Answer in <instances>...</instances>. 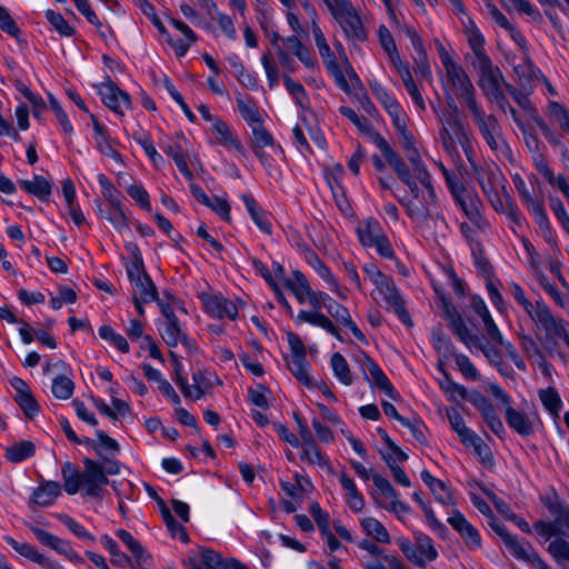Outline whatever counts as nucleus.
<instances>
[{"label":"nucleus","instance_id":"nucleus-42","mask_svg":"<svg viewBox=\"0 0 569 569\" xmlns=\"http://www.w3.org/2000/svg\"><path fill=\"white\" fill-rule=\"evenodd\" d=\"M286 89L290 92V94L296 100L297 104L307 109L309 104V98L307 91L303 86L299 82H296L290 76L283 74L282 77Z\"/></svg>","mask_w":569,"mask_h":569},{"label":"nucleus","instance_id":"nucleus-33","mask_svg":"<svg viewBox=\"0 0 569 569\" xmlns=\"http://www.w3.org/2000/svg\"><path fill=\"white\" fill-rule=\"evenodd\" d=\"M290 372L296 377V379L305 385L306 387H312L311 378L308 373L309 362L307 360V356L302 357H292L291 361L288 363Z\"/></svg>","mask_w":569,"mask_h":569},{"label":"nucleus","instance_id":"nucleus-46","mask_svg":"<svg viewBox=\"0 0 569 569\" xmlns=\"http://www.w3.org/2000/svg\"><path fill=\"white\" fill-rule=\"evenodd\" d=\"M74 390V383L64 375L56 377L52 381L51 391L52 395L62 400L69 399Z\"/></svg>","mask_w":569,"mask_h":569},{"label":"nucleus","instance_id":"nucleus-63","mask_svg":"<svg viewBox=\"0 0 569 569\" xmlns=\"http://www.w3.org/2000/svg\"><path fill=\"white\" fill-rule=\"evenodd\" d=\"M382 459L390 468L395 481L401 486L410 487L411 482L403 469L396 463V458L391 453H382Z\"/></svg>","mask_w":569,"mask_h":569},{"label":"nucleus","instance_id":"nucleus-47","mask_svg":"<svg viewBox=\"0 0 569 569\" xmlns=\"http://www.w3.org/2000/svg\"><path fill=\"white\" fill-rule=\"evenodd\" d=\"M415 540L418 553L425 560L432 561L438 557V551L436 550L432 540L429 536L422 532H416Z\"/></svg>","mask_w":569,"mask_h":569},{"label":"nucleus","instance_id":"nucleus-51","mask_svg":"<svg viewBox=\"0 0 569 569\" xmlns=\"http://www.w3.org/2000/svg\"><path fill=\"white\" fill-rule=\"evenodd\" d=\"M133 284L140 290V298L143 302L148 303L159 300L157 287L149 274H144L143 279Z\"/></svg>","mask_w":569,"mask_h":569},{"label":"nucleus","instance_id":"nucleus-57","mask_svg":"<svg viewBox=\"0 0 569 569\" xmlns=\"http://www.w3.org/2000/svg\"><path fill=\"white\" fill-rule=\"evenodd\" d=\"M453 335H456L468 348L476 347L477 338H480L477 335H471L468 327L465 325L462 318L460 317L457 321H453L449 325Z\"/></svg>","mask_w":569,"mask_h":569},{"label":"nucleus","instance_id":"nucleus-45","mask_svg":"<svg viewBox=\"0 0 569 569\" xmlns=\"http://www.w3.org/2000/svg\"><path fill=\"white\" fill-rule=\"evenodd\" d=\"M550 511L556 515L552 521L557 536L569 538V508L550 506Z\"/></svg>","mask_w":569,"mask_h":569},{"label":"nucleus","instance_id":"nucleus-38","mask_svg":"<svg viewBox=\"0 0 569 569\" xmlns=\"http://www.w3.org/2000/svg\"><path fill=\"white\" fill-rule=\"evenodd\" d=\"M361 526L367 535L375 538L378 542H390V536L385 526L379 520L368 517L361 520Z\"/></svg>","mask_w":569,"mask_h":569},{"label":"nucleus","instance_id":"nucleus-61","mask_svg":"<svg viewBox=\"0 0 569 569\" xmlns=\"http://www.w3.org/2000/svg\"><path fill=\"white\" fill-rule=\"evenodd\" d=\"M201 560L206 569H226L228 563L218 552L206 548L201 549Z\"/></svg>","mask_w":569,"mask_h":569},{"label":"nucleus","instance_id":"nucleus-22","mask_svg":"<svg viewBox=\"0 0 569 569\" xmlns=\"http://www.w3.org/2000/svg\"><path fill=\"white\" fill-rule=\"evenodd\" d=\"M117 537L128 547V549L132 553L134 558V560H132L134 567H141L147 562V560L149 559V555L147 553L142 545L137 539H134L129 531L124 529H119L117 531Z\"/></svg>","mask_w":569,"mask_h":569},{"label":"nucleus","instance_id":"nucleus-56","mask_svg":"<svg viewBox=\"0 0 569 569\" xmlns=\"http://www.w3.org/2000/svg\"><path fill=\"white\" fill-rule=\"evenodd\" d=\"M237 106L240 114L248 123H261L262 119L254 103L237 98Z\"/></svg>","mask_w":569,"mask_h":569},{"label":"nucleus","instance_id":"nucleus-11","mask_svg":"<svg viewBox=\"0 0 569 569\" xmlns=\"http://www.w3.org/2000/svg\"><path fill=\"white\" fill-rule=\"evenodd\" d=\"M447 521L460 535L469 550L481 548L482 542L478 529L459 510H455Z\"/></svg>","mask_w":569,"mask_h":569},{"label":"nucleus","instance_id":"nucleus-35","mask_svg":"<svg viewBox=\"0 0 569 569\" xmlns=\"http://www.w3.org/2000/svg\"><path fill=\"white\" fill-rule=\"evenodd\" d=\"M539 398L543 407L549 411V413L555 419H558L560 409L562 407V401L558 391L555 388L549 387L547 389L539 391Z\"/></svg>","mask_w":569,"mask_h":569},{"label":"nucleus","instance_id":"nucleus-5","mask_svg":"<svg viewBox=\"0 0 569 569\" xmlns=\"http://www.w3.org/2000/svg\"><path fill=\"white\" fill-rule=\"evenodd\" d=\"M480 78L478 86L488 98H501V83L503 76L501 70L493 66L488 56H482L481 61L478 62Z\"/></svg>","mask_w":569,"mask_h":569},{"label":"nucleus","instance_id":"nucleus-55","mask_svg":"<svg viewBox=\"0 0 569 569\" xmlns=\"http://www.w3.org/2000/svg\"><path fill=\"white\" fill-rule=\"evenodd\" d=\"M549 116L555 119L561 129L569 133V111L559 102L550 101L548 104Z\"/></svg>","mask_w":569,"mask_h":569},{"label":"nucleus","instance_id":"nucleus-2","mask_svg":"<svg viewBox=\"0 0 569 569\" xmlns=\"http://www.w3.org/2000/svg\"><path fill=\"white\" fill-rule=\"evenodd\" d=\"M357 234L363 247L376 248L377 252L386 259L395 257V251L387 234L375 218L370 217L360 222L357 227Z\"/></svg>","mask_w":569,"mask_h":569},{"label":"nucleus","instance_id":"nucleus-23","mask_svg":"<svg viewBox=\"0 0 569 569\" xmlns=\"http://www.w3.org/2000/svg\"><path fill=\"white\" fill-rule=\"evenodd\" d=\"M63 479V489L68 495H76L81 485H83L82 472H80L70 461L63 463L61 468Z\"/></svg>","mask_w":569,"mask_h":569},{"label":"nucleus","instance_id":"nucleus-8","mask_svg":"<svg viewBox=\"0 0 569 569\" xmlns=\"http://www.w3.org/2000/svg\"><path fill=\"white\" fill-rule=\"evenodd\" d=\"M376 287L380 298L396 312L400 321L407 326H412L410 315L405 308V301L393 280L386 277L379 281Z\"/></svg>","mask_w":569,"mask_h":569},{"label":"nucleus","instance_id":"nucleus-54","mask_svg":"<svg viewBox=\"0 0 569 569\" xmlns=\"http://www.w3.org/2000/svg\"><path fill=\"white\" fill-rule=\"evenodd\" d=\"M312 34H313L316 46L319 50V54L323 59V61L326 62L329 59H336L333 52L331 51V49L325 38L322 30L320 29L317 21H315V20L312 23Z\"/></svg>","mask_w":569,"mask_h":569},{"label":"nucleus","instance_id":"nucleus-60","mask_svg":"<svg viewBox=\"0 0 569 569\" xmlns=\"http://www.w3.org/2000/svg\"><path fill=\"white\" fill-rule=\"evenodd\" d=\"M48 98L51 110L54 112L60 126L63 129V132L70 134L73 131V127L69 121L67 113L53 94L49 93Z\"/></svg>","mask_w":569,"mask_h":569},{"label":"nucleus","instance_id":"nucleus-21","mask_svg":"<svg viewBox=\"0 0 569 569\" xmlns=\"http://www.w3.org/2000/svg\"><path fill=\"white\" fill-rule=\"evenodd\" d=\"M19 186L22 190L47 201L51 194V183L43 176H34L33 180H20Z\"/></svg>","mask_w":569,"mask_h":569},{"label":"nucleus","instance_id":"nucleus-25","mask_svg":"<svg viewBox=\"0 0 569 569\" xmlns=\"http://www.w3.org/2000/svg\"><path fill=\"white\" fill-rule=\"evenodd\" d=\"M395 67L397 68L399 76H400L408 93L410 94L411 99L413 100V102L420 109L425 110L426 104H425L423 98H422L416 82L413 81V78L411 76L408 64H405V63H402V61H400V63H397V66H395Z\"/></svg>","mask_w":569,"mask_h":569},{"label":"nucleus","instance_id":"nucleus-31","mask_svg":"<svg viewBox=\"0 0 569 569\" xmlns=\"http://www.w3.org/2000/svg\"><path fill=\"white\" fill-rule=\"evenodd\" d=\"M339 111L343 117L349 119L361 133L371 137L372 141L376 143V134L380 133L372 128L365 117L358 116L353 109L345 106L340 107Z\"/></svg>","mask_w":569,"mask_h":569},{"label":"nucleus","instance_id":"nucleus-6","mask_svg":"<svg viewBox=\"0 0 569 569\" xmlns=\"http://www.w3.org/2000/svg\"><path fill=\"white\" fill-rule=\"evenodd\" d=\"M448 124L450 126L452 133L449 131L447 127H442L440 131L443 148L451 156L458 154L456 142H459L467 158L470 160L472 146L469 134L465 130L461 121L458 118H452L451 120H448Z\"/></svg>","mask_w":569,"mask_h":569},{"label":"nucleus","instance_id":"nucleus-20","mask_svg":"<svg viewBox=\"0 0 569 569\" xmlns=\"http://www.w3.org/2000/svg\"><path fill=\"white\" fill-rule=\"evenodd\" d=\"M61 495V486L57 481H46L40 485L32 493L34 503L41 507H48Z\"/></svg>","mask_w":569,"mask_h":569},{"label":"nucleus","instance_id":"nucleus-30","mask_svg":"<svg viewBox=\"0 0 569 569\" xmlns=\"http://www.w3.org/2000/svg\"><path fill=\"white\" fill-rule=\"evenodd\" d=\"M446 73L448 77V80L451 82V84L459 90L460 92H463L468 90L469 88L473 87L471 83V80L469 79L468 74L463 70V68L456 62L449 64L445 68Z\"/></svg>","mask_w":569,"mask_h":569},{"label":"nucleus","instance_id":"nucleus-58","mask_svg":"<svg viewBox=\"0 0 569 569\" xmlns=\"http://www.w3.org/2000/svg\"><path fill=\"white\" fill-rule=\"evenodd\" d=\"M475 340H476L475 348L479 349L485 355V357L490 361V363L495 365L499 369V371L501 373H503V370L501 368V366H502L501 352L497 348L485 343L482 338H477Z\"/></svg>","mask_w":569,"mask_h":569},{"label":"nucleus","instance_id":"nucleus-7","mask_svg":"<svg viewBox=\"0 0 569 569\" xmlns=\"http://www.w3.org/2000/svg\"><path fill=\"white\" fill-rule=\"evenodd\" d=\"M448 124L450 126L452 133L449 131L447 127H442L440 131L443 148L451 156L458 154L456 142H459L467 158L470 160L472 146L469 134L465 130L461 121L458 118H452L451 120H448Z\"/></svg>","mask_w":569,"mask_h":569},{"label":"nucleus","instance_id":"nucleus-34","mask_svg":"<svg viewBox=\"0 0 569 569\" xmlns=\"http://www.w3.org/2000/svg\"><path fill=\"white\" fill-rule=\"evenodd\" d=\"M489 526L502 539L506 548L511 555L520 553L522 551V543L516 536L509 533L502 525L498 523L493 516L490 518Z\"/></svg>","mask_w":569,"mask_h":569},{"label":"nucleus","instance_id":"nucleus-32","mask_svg":"<svg viewBox=\"0 0 569 569\" xmlns=\"http://www.w3.org/2000/svg\"><path fill=\"white\" fill-rule=\"evenodd\" d=\"M455 201L471 221H476L480 217L479 200L472 191L467 189L461 196L455 198Z\"/></svg>","mask_w":569,"mask_h":569},{"label":"nucleus","instance_id":"nucleus-39","mask_svg":"<svg viewBox=\"0 0 569 569\" xmlns=\"http://www.w3.org/2000/svg\"><path fill=\"white\" fill-rule=\"evenodd\" d=\"M359 548L367 550L369 553L373 556H380L389 565V569H407L402 561L391 555L383 553V550L372 541L362 540L359 542Z\"/></svg>","mask_w":569,"mask_h":569},{"label":"nucleus","instance_id":"nucleus-9","mask_svg":"<svg viewBox=\"0 0 569 569\" xmlns=\"http://www.w3.org/2000/svg\"><path fill=\"white\" fill-rule=\"evenodd\" d=\"M83 488L86 495L96 498L103 497L102 486L109 483L103 467L90 458L83 459Z\"/></svg>","mask_w":569,"mask_h":569},{"label":"nucleus","instance_id":"nucleus-12","mask_svg":"<svg viewBox=\"0 0 569 569\" xmlns=\"http://www.w3.org/2000/svg\"><path fill=\"white\" fill-rule=\"evenodd\" d=\"M99 94L103 103L118 114H123V108H131L130 96L111 80L99 87Z\"/></svg>","mask_w":569,"mask_h":569},{"label":"nucleus","instance_id":"nucleus-59","mask_svg":"<svg viewBox=\"0 0 569 569\" xmlns=\"http://www.w3.org/2000/svg\"><path fill=\"white\" fill-rule=\"evenodd\" d=\"M274 144L270 132L261 124L252 128L251 148H266Z\"/></svg>","mask_w":569,"mask_h":569},{"label":"nucleus","instance_id":"nucleus-18","mask_svg":"<svg viewBox=\"0 0 569 569\" xmlns=\"http://www.w3.org/2000/svg\"><path fill=\"white\" fill-rule=\"evenodd\" d=\"M341 26L347 38L363 42L367 40V31L363 28L360 17L356 13L355 9L337 19Z\"/></svg>","mask_w":569,"mask_h":569},{"label":"nucleus","instance_id":"nucleus-44","mask_svg":"<svg viewBox=\"0 0 569 569\" xmlns=\"http://www.w3.org/2000/svg\"><path fill=\"white\" fill-rule=\"evenodd\" d=\"M547 551L559 566H563L569 561V542L563 538L552 540Z\"/></svg>","mask_w":569,"mask_h":569},{"label":"nucleus","instance_id":"nucleus-19","mask_svg":"<svg viewBox=\"0 0 569 569\" xmlns=\"http://www.w3.org/2000/svg\"><path fill=\"white\" fill-rule=\"evenodd\" d=\"M241 200L246 204V208L256 223V226L266 234L272 233V226L267 212L257 203L253 197L249 194H242Z\"/></svg>","mask_w":569,"mask_h":569},{"label":"nucleus","instance_id":"nucleus-28","mask_svg":"<svg viewBox=\"0 0 569 569\" xmlns=\"http://www.w3.org/2000/svg\"><path fill=\"white\" fill-rule=\"evenodd\" d=\"M6 542L11 546L19 555L26 557L27 559L39 563L40 566L44 567V565L48 563L49 559L40 553L36 547L31 546L30 543L26 542H18L12 537H4Z\"/></svg>","mask_w":569,"mask_h":569},{"label":"nucleus","instance_id":"nucleus-50","mask_svg":"<svg viewBox=\"0 0 569 569\" xmlns=\"http://www.w3.org/2000/svg\"><path fill=\"white\" fill-rule=\"evenodd\" d=\"M99 336L102 339L110 341L121 352H129L130 347L127 339L123 336L116 333L114 330L109 325H103L99 328Z\"/></svg>","mask_w":569,"mask_h":569},{"label":"nucleus","instance_id":"nucleus-29","mask_svg":"<svg viewBox=\"0 0 569 569\" xmlns=\"http://www.w3.org/2000/svg\"><path fill=\"white\" fill-rule=\"evenodd\" d=\"M34 452L36 446L32 441L21 440L6 449V458L10 462L18 463L32 457Z\"/></svg>","mask_w":569,"mask_h":569},{"label":"nucleus","instance_id":"nucleus-62","mask_svg":"<svg viewBox=\"0 0 569 569\" xmlns=\"http://www.w3.org/2000/svg\"><path fill=\"white\" fill-rule=\"evenodd\" d=\"M329 73L333 77L336 84L346 93L350 92V86L336 59L326 61Z\"/></svg>","mask_w":569,"mask_h":569},{"label":"nucleus","instance_id":"nucleus-26","mask_svg":"<svg viewBox=\"0 0 569 569\" xmlns=\"http://www.w3.org/2000/svg\"><path fill=\"white\" fill-rule=\"evenodd\" d=\"M292 276L293 279H284V286L295 295L299 303H305L306 295L312 290L309 281L300 270H295Z\"/></svg>","mask_w":569,"mask_h":569},{"label":"nucleus","instance_id":"nucleus-17","mask_svg":"<svg viewBox=\"0 0 569 569\" xmlns=\"http://www.w3.org/2000/svg\"><path fill=\"white\" fill-rule=\"evenodd\" d=\"M479 131L491 150H498L499 139H501V130L495 116H483L475 121Z\"/></svg>","mask_w":569,"mask_h":569},{"label":"nucleus","instance_id":"nucleus-49","mask_svg":"<svg viewBox=\"0 0 569 569\" xmlns=\"http://www.w3.org/2000/svg\"><path fill=\"white\" fill-rule=\"evenodd\" d=\"M46 17L60 36L72 37L76 33L74 28L69 24L61 13L53 10H47Z\"/></svg>","mask_w":569,"mask_h":569},{"label":"nucleus","instance_id":"nucleus-40","mask_svg":"<svg viewBox=\"0 0 569 569\" xmlns=\"http://www.w3.org/2000/svg\"><path fill=\"white\" fill-rule=\"evenodd\" d=\"M331 368L335 376L341 383L346 386H350L352 383V376L349 369V365L341 353L335 352L331 356Z\"/></svg>","mask_w":569,"mask_h":569},{"label":"nucleus","instance_id":"nucleus-41","mask_svg":"<svg viewBox=\"0 0 569 569\" xmlns=\"http://www.w3.org/2000/svg\"><path fill=\"white\" fill-rule=\"evenodd\" d=\"M302 453L300 455L301 460H308L312 465L319 467H329L328 459L321 453L316 440L308 443H302Z\"/></svg>","mask_w":569,"mask_h":569},{"label":"nucleus","instance_id":"nucleus-16","mask_svg":"<svg viewBox=\"0 0 569 569\" xmlns=\"http://www.w3.org/2000/svg\"><path fill=\"white\" fill-rule=\"evenodd\" d=\"M160 335L169 347H176L181 342L188 349L192 343L188 336L181 330L179 319L170 321H161L159 327Z\"/></svg>","mask_w":569,"mask_h":569},{"label":"nucleus","instance_id":"nucleus-43","mask_svg":"<svg viewBox=\"0 0 569 569\" xmlns=\"http://www.w3.org/2000/svg\"><path fill=\"white\" fill-rule=\"evenodd\" d=\"M379 41L382 49L388 53L391 62L397 66L400 63L401 59L396 47L395 40L390 33V31L385 26H380L378 30Z\"/></svg>","mask_w":569,"mask_h":569},{"label":"nucleus","instance_id":"nucleus-13","mask_svg":"<svg viewBox=\"0 0 569 569\" xmlns=\"http://www.w3.org/2000/svg\"><path fill=\"white\" fill-rule=\"evenodd\" d=\"M204 311L216 318L228 317L231 320H236L238 317L237 306L229 299L221 295H202Z\"/></svg>","mask_w":569,"mask_h":569},{"label":"nucleus","instance_id":"nucleus-64","mask_svg":"<svg viewBox=\"0 0 569 569\" xmlns=\"http://www.w3.org/2000/svg\"><path fill=\"white\" fill-rule=\"evenodd\" d=\"M528 210L535 216L536 222L538 227L543 231V233H551V224L549 222L548 216L545 210L543 202L540 200L535 203Z\"/></svg>","mask_w":569,"mask_h":569},{"label":"nucleus","instance_id":"nucleus-4","mask_svg":"<svg viewBox=\"0 0 569 569\" xmlns=\"http://www.w3.org/2000/svg\"><path fill=\"white\" fill-rule=\"evenodd\" d=\"M529 317L538 328L545 331L543 336H558L569 347L568 323L556 318L543 301H536V310Z\"/></svg>","mask_w":569,"mask_h":569},{"label":"nucleus","instance_id":"nucleus-15","mask_svg":"<svg viewBox=\"0 0 569 569\" xmlns=\"http://www.w3.org/2000/svg\"><path fill=\"white\" fill-rule=\"evenodd\" d=\"M401 31L411 41L412 48L415 50L413 61L416 62L418 70L422 74L430 73L428 54H427L426 48L423 46L422 38L417 33V31L412 27H410L408 24H405L401 28Z\"/></svg>","mask_w":569,"mask_h":569},{"label":"nucleus","instance_id":"nucleus-53","mask_svg":"<svg viewBox=\"0 0 569 569\" xmlns=\"http://www.w3.org/2000/svg\"><path fill=\"white\" fill-rule=\"evenodd\" d=\"M106 219H108L113 224V227L119 230L129 228V219L123 211L121 201L117 202V204H110Z\"/></svg>","mask_w":569,"mask_h":569},{"label":"nucleus","instance_id":"nucleus-24","mask_svg":"<svg viewBox=\"0 0 569 569\" xmlns=\"http://www.w3.org/2000/svg\"><path fill=\"white\" fill-rule=\"evenodd\" d=\"M506 421L510 428L521 436L527 437L533 432L532 423L528 417L512 407L506 408Z\"/></svg>","mask_w":569,"mask_h":569},{"label":"nucleus","instance_id":"nucleus-48","mask_svg":"<svg viewBox=\"0 0 569 569\" xmlns=\"http://www.w3.org/2000/svg\"><path fill=\"white\" fill-rule=\"evenodd\" d=\"M515 558L530 562L536 569H551V567L539 556L530 543H522V551L513 553Z\"/></svg>","mask_w":569,"mask_h":569},{"label":"nucleus","instance_id":"nucleus-27","mask_svg":"<svg viewBox=\"0 0 569 569\" xmlns=\"http://www.w3.org/2000/svg\"><path fill=\"white\" fill-rule=\"evenodd\" d=\"M212 131L217 136V139L220 143H223L229 147H233L238 152L246 156V150L241 142L233 137L228 124L221 119H214V123L212 124Z\"/></svg>","mask_w":569,"mask_h":569},{"label":"nucleus","instance_id":"nucleus-14","mask_svg":"<svg viewBox=\"0 0 569 569\" xmlns=\"http://www.w3.org/2000/svg\"><path fill=\"white\" fill-rule=\"evenodd\" d=\"M376 146L382 152L386 161L393 169L400 180L411 174L409 167L381 134H376Z\"/></svg>","mask_w":569,"mask_h":569},{"label":"nucleus","instance_id":"nucleus-10","mask_svg":"<svg viewBox=\"0 0 569 569\" xmlns=\"http://www.w3.org/2000/svg\"><path fill=\"white\" fill-rule=\"evenodd\" d=\"M359 361L367 380L372 386L383 391L388 397L396 400L397 392L378 363L365 352L361 353Z\"/></svg>","mask_w":569,"mask_h":569},{"label":"nucleus","instance_id":"nucleus-52","mask_svg":"<svg viewBox=\"0 0 569 569\" xmlns=\"http://www.w3.org/2000/svg\"><path fill=\"white\" fill-rule=\"evenodd\" d=\"M14 400L29 419H33L38 415L40 406L31 391L16 396Z\"/></svg>","mask_w":569,"mask_h":569},{"label":"nucleus","instance_id":"nucleus-1","mask_svg":"<svg viewBox=\"0 0 569 569\" xmlns=\"http://www.w3.org/2000/svg\"><path fill=\"white\" fill-rule=\"evenodd\" d=\"M418 180L425 189V191L420 194V203H417L412 200L403 201L401 199L399 202L405 207L407 214L411 219L425 222L428 219L436 217L437 219H441L443 221V217L440 213H433L437 196L431 183L430 173H423Z\"/></svg>","mask_w":569,"mask_h":569},{"label":"nucleus","instance_id":"nucleus-3","mask_svg":"<svg viewBox=\"0 0 569 569\" xmlns=\"http://www.w3.org/2000/svg\"><path fill=\"white\" fill-rule=\"evenodd\" d=\"M321 291L316 292L315 290H311L309 293H307L306 300H308L313 311L310 312L301 310L296 317V322L299 325L302 322H308L312 326L320 327L338 340L343 341V338L341 337L337 326L331 321L329 317L321 312Z\"/></svg>","mask_w":569,"mask_h":569},{"label":"nucleus","instance_id":"nucleus-36","mask_svg":"<svg viewBox=\"0 0 569 569\" xmlns=\"http://www.w3.org/2000/svg\"><path fill=\"white\" fill-rule=\"evenodd\" d=\"M102 541H103L104 547L111 555V563L113 566H118V567L130 566L131 568H136L132 559L128 555H126L124 552H122L120 550L118 543L112 538H110L109 536H104L102 538Z\"/></svg>","mask_w":569,"mask_h":569},{"label":"nucleus","instance_id":"nucleus-37","mask_svg":"<svg viewBox=\"0 0 569 569\" xmlns=\"http://www.w3.org/2000/svg\"><path fill=\"white\" fill-rule=\"evenodd\" d=\"M96 436L98 441L93 445V450L101 459H106L104 451L111 455L119 453L120 446L113 438L109 437L102 430H96Z\"/></svg>","mask_w":569,"mask_h":569}]
</instances>
